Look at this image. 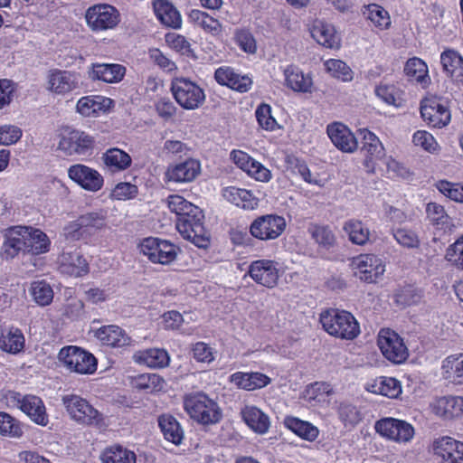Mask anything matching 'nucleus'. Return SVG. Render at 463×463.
<instances>
[{
  "mask_svg": "<svg viewBox=\"0 0 463 463\" xmlns=\"http://www.w3.org/2000/svg\"><path fill=\"white\" fill-rule=\"evenodd\" d=\"M320 323L329 335L340 339L353 340L360 334L355 317L345 310L329 309L321 313Z\"/></svg>",
  "mask_w": 463,
  "mask_h": 463,
  "instance_id": "f257e3e1",
  "label": "nucleus"
},
{
  "mask_svg": "<svg viewBox=\"0 0 463 463\" xmlns=\"http://www.w3.org/2000/svg\"><path fill=\"white\" fill-rule=\"evenodd\" d=\"M184 406L192 419L203 425L216 424L222 416L218 404L203 392L186 396Z\"/></svg>",
  "mask_w": 463,
  "mask_h": 463,
  "instance_id": "f03ea898",
  "label": "nucleus"
},
{
  "mask_svg": "<svg viewBox=\"0 0 463 463\" xmlns=\"http://www.w3.org/2000/svg\"><path fill=\"white\" fill-rule=\"evenodd\" d=\"M171 91L175 101L187 110L196 109L205 101L203 90L186 78H175L172 81Z\"/></svg>",
  "mask_w": 463,
  "mask_h": 463,
  "instance_id": "7ed1b4c3",
  "label": "nucleus"
},
{
  "mask_svg": "<svg viewBox=\"0 0 463 463\" xmlns=\"http://www.w3.org/2000/svg\"><path fill=\"white\" fill-rule=\"evenodd\" d=\"M204 216L201 209L199 213H186L184 217L176 218V229L182 237L199 248H206L209 236L203 226Z\"/></svg>",
  "mask_w": 463,
  "mask_h": 463,
  "instance_id": "20e7f679",
  "label": "nucleus"
},
{
  "mask_svg": "<svg viewBox=\"0 0 463 463\" xmlns=\"http://www.w3.org/2000/svg\"><path fill=\"white\" fill-rule=\"evenodd\" d=\"M70 417L82 425H99L102 415L90 402L76 394H67L61 399Z\"/></svg>",
  "mask_w": 463,
  "mask_h": 463,
  "instance_id": "39448f33",
  "label": "nucleus"
},
{
  "mask_svg": "<svg viewBox=\"0 0 463 463\" xmlns=\"http://www.w3.org/2000/svg\"><path fill=\"white\" fill-rule=\"evenodd\" d=\"M140 252L153 263L168 265L174 262L179 252V248L166 240L148 237L139 245Z\"/></svg>",
  "mask_w": 463,
  "mask_h": 463,
  "instance_id": "423d86ee",
  "label": "nucleus"
},
{
  "mask_svg": "<svg viewBox=\"0 0 463 463\" xmlns=\"http://www.w3.org/2000/svg\"><path fill=\"white\" fill-rule=\"evenodd\" d=\"M59 360L71 372L91 374L97 369V360L93 354L77 346H65L59 352Z\"/></svg>",
  "mask_w": 463,
  "mask_h": 463,
  "instance_id": "0eeeda50",
  "label": "nucleus"
},
{
  "mask_svg": "<svg viewBox=\"0 0 463 463\" xmlns=\"http://www.w3.org/2000/svg\"><path fill=\"white\" fill-rule=\"evenodd\" d=\"M429 452L439 463H463V441L450 436L433 438L429 445Z\"/></svg>",
  "mask_w": 463,
  "mask_h": 463,
  "instance_id": "6e6552de",
  "label": "nucleus"
},
{
  "mask_svg": "<svg viewBox=\"0 0 463 463\" xmlns=\"http://www.w3.org/2000/svg\"><path fill=\"white\" fill-rule=\"evenodd\" d=\"M378 347L383 355L393 364H402L409 356L402 338L390 328H382L378 333Z\"/></svg>",
  "mask_w": 463,
  "mask_h": 463,
  "instance_id": "1a4fd4ad",
  "label": "nucleus"
},
{
  "mask_svg": "<svg viewBox=\"0 0 463 463\" xmlns=\"http://www.w3.org/2000/svg\"><path fill=\"white\" fill-rule=\"evenodd\" d=\"M440 64L445 75L449 78L450 93L458 92L463 88V56L456 50L446 48L440 53Z\"/></svg>",
  "mask_w": 463,
  "mask_h": 463,
  "instance_id": "9d476101",
  "label": "nucleus"
},
{
  "mask_svg": "<svg viewBox=\"0 0 463 463\" xmlns=\"http://www.w3.org/2000/svg\"><path fill=\"white\" fill-rule=\"evenodd\" d=\"M287 226L284 217L267 214L256 218L250 226V234L259 240L269 241L279 237Z\"/></svg>",
  "mask_w": 463,
  "mask_h": 463,
  "instance_id": "9b49d317",
  "label": "nucleus"
},
{
  "mask_svg": "<svg viewBox=\"0 0 463 463\" xmlns=\"http://www.w3.org/2000/svg\"><path fill=\"white\" fill-rule=\"evenodd\" d=\"M378 433L398 443H408L415 435L414 427L402 420L383 418L378 420Z\"/></svg>",
  "mask_w": 463,
  "mask_h": 463,
  "instance_id": "f8f14e48",
  "label": "nucleus"
},
{
  "mask_svg": "<svg viewBox=\"0 0 463 463\" xmlns=\"http://www.w3.org/2000/svg\"><path fill=\"white\" fill-rule=\"evenodd\" d=\"M85 18L93 31L112 29L119 23L118 10L109 5H97L90 7Z\"/></svg>",
  "mask_w": 463,
  "mask_h": 463,
  "instance_id": "ddd939ff",
  "label": "nucleus"
},
{
  "mask_svg": "<svg viewBox=\"0 0 463 463\" xmlns=\"http://www.w3.org/2000/svg\"><path fill=\"white\" fill-rule=\"evenodd\" d=\"M420 115L430 127L438 128L447 126L451 118L448 107L436 97L426 98L421 101Z\"/></svg>",
  "mask_w": 463,
  "mask_h": 463,
  "instance_id": "4468645a",
  "label": "nucleus"
},
{
  "mask_svg": "<svg viewBox=\"0 0 463 463\" xmlns=\"http://www.w3.org/2000/svg\"><path fill=\"white\" fill-rule=\"evenodd\" d=\"M25 225H15L5 229L2 232L4 239V256L6 259H13L20 252L27 253Z\"/></svg>",
  "mask_w": 463,
  "mask_h": 463,
  "instance_id": "2eb2a0df",
  "label": "nucleus"
},
{
  "mask_svg": "<svg viewBox=\"0 0 463 463\" xmlns=\"http://www.w3.org/2000/svg\"><path fill=\"white\" fill-rule=\"evenodd\" d=\"M93 138L80 130H71L63 135L58 147L67 155H89L93 147Z\"/></svg>",
  "mask_w": 463,
  "mask_h": 463,
  "instance_id": "dca6fc26",
  "label": "nucleus"
},
{
  "mask_svg": "<svg viewBox=\"0 0 463 463\" xmlns=\"http://www.w3.org/2000/svg\"><path fill=\"white\" fill-rule=\"evenodd\" d=\"M431 413L437 417L450 420L463 415V396H440L432 399L429 404Z\"/></svg>",
  "mask_w": 463,
  "mask_h": 463,
  "instance_id": "f3484780",
  "label": "nucleus"
},
{
  "mask_svg": "<svg viewBox=\"0 0 463 463\" xmlns=\"http://www.w3.org/2000/svg\"><path fill=\"white\" fill-rule=\"evenodd\" d=\"M230 157L239 168L255 180L268 182L271 178L270 171L247 153L241 150H232Z\"/></svg>",
  "mask_w": 463,
  "mask_h": 463,
  "instance_id": "a211bd4d",
  "label": "nucleus"
},
{
  "mask_svg": "<svg viewBox=\"0 0 463 463\" xmlns=\"http://www.w3.org/2000/svg\"><path fill=\"white\" fill-rule=\"evenodd\" d=\"M278 264L270 260H258L249 268L250 278L258 284L267 288H273L279 280Z\"/></svg>",
  "mask_w": 463,
  "mask_h": 463,
  "instance_id": "6ab92c4d",
  "label": "nucleus"
},
{
  "mask_svg": "<svg viewBox=\"0 0 463 463\" xmlns=\"http://www.w3.org/2000/svg\"><path fill=\"white\" fill-rule=\"evenodd\" d=\"M69 177L80 185L83 189L97 192L103 186V177L95 169L87 165L77 164L68 170Z\"/></svg>",
  "mask_w": 463,
  "mask_h": 463,
  "instance_id": "aec40b11",
  "label": "nucleus"
},
{
  "mask_svg": "<svg viewBox=\"0 0 463 463\" xmlns=\"http://www.w3.org/2000/svg\"><path fill=\"white\" fill-rule=\"evenodd\" d=\"M59 270L71 277L86 275L90 269L89 263L78 250H64L58 258Z\"/></svg>",
  "mask_w": 463,
  "mask_h": 463,
  "instance_id": "412c9836",
  "label": "nucleus"
},
{
  "mask_svg": "<svg viewBox=\"0 0 463 463\" xmlns=\"http://www.w3.org/2000/svg\"><path fill=\"white\" fill-rule=\"evenodd\" d=\"M94 335L103 345L113 348L129 346L133 342L126 331L116 325L103 326L94 332Z\"/></svg>",
  "mask_w": 463,
  "mask_h": 463,
  "instance_id": "4be33fe9",
  "label": "nucleus"
},
{
  "mask_svg": "<svg viewBox=\"0 0 463 463\" xmlns=\"http://www.w3.org/2000/svg\"><path fill=\"white\" fill-rule=\"evenodd\" d=\"M199 161L189 158L184 162L168 167L165 175L168 181L175 183H188L195 179L200 174Z\"/></svg>",
  "mask_w": 463,
  "mask_h": 463,
  "instance_id": "5701e85b",
  "label": "nucleus"
},
{
  "mask_svg": "<svg viewBox=\"0 0 463 463\" xmlns=\"http://www.w3.org/2000/svg\"><path fill=\"white\" fill-rule=\"evenodd\" d=\"M327 135L333 144L341 151L352 153L357 147L354 134L343 124L333 123L327 126Z\"/></svg>",
  "mask_w": 463,
  "mask_h": 463,
  "instance_id": "b1692460",
  "label": "nucleus"
},
{
  "mask_svg": "<svg viewBox=\"0 0 463 463\" xmlns=\"http://www.w3.org/2000/svg\"><path fill=\"white\" fill-rule=\"evenodd\" d=\"M19 408L36 424L46 426L49 420L46 409L41 398L34 395H25L18 400Z\"/></svg>",
  "mask_w": 463,
  "mask_h": 463,
  "instance_id": "393cba45",
  "label": "nucleus"
},
{
  "mask_svg": "<svg viewBox=\"0 0 463 463\" xmlns=\"http://www.w3.org/2000/svg\"><path fill=\"white\" fill-rule=\"evenodd\" d=\"M351 267L354 277L366 283H373L376 279V257L373 254H361L352 260Z\"/></svg>",
  "mask_w": 463,
  "mask_h": 463,
  "instance_id": "a878e982",
  "label": "nucleus"
},
{
  "mask_svg": "<svg viewBox=\"0 0 463 463\" xmlns=\"http://www.w3.org/2000/svg\"><path fill=\"white\" fill-rule=\"evenodd\" d=\"M442 378L453 385H463V353L447 356L441 362Z\"/></svg>",
  "mask_w": 463,
  "mask_h": 463,
  "instance_id": "bb28decb",
  "label": "nucleus"
},
{
  "mask_svg": "<svg viewBox=\"0 0 463 463\" xmlns=\"http://www.w3.org/2000/svg\"><path fill=\"white\" fill-rule=\"evenodd\" d=\"M48 84L50 90L57 94H64L78 87V78L71 71L53 70L49 73Z\"/></svg>",
  "mask_w": 463,
  "mask_h": 463,
  "instance_id": "cd10ccee",
  "label": "nucleus"
},
{
  "mask_svg": "<svg viewBox=\"0 0 463 463\" xmlns=\"http://www.w3.org/2000/svg\"><path fill=\"white\" fill-rule=\"evenodd\" d=\"M310 33L317 43L326 48L337 49L340 47V37L332 24L323 21H316Z\"/></svg>",
  "mask_w": 463,
  "mask_h": 463,
  "instance_id": "c85d7f7f",
  "label": "nucleus"
},
{
  "mask_svg": "<svg viewBox=\"0 0 463 463\" xmlns=\"http://www.w3.org/2000/svg\"><path fill=\"white\" fill-rule=\"evenodd\" d=\"M214 78L218 83L226 85L240 92L247 91L251 85V80L248 76L237 74L230 67H221L217 69L214 73Z\"/></svg>",
  "mask_w": 463,
  "mask_h": 463,
  "instance_id": "c756f323",
  "label": "nucleus"
},
{
  "mask_svg": "<svg viewBox=\"0 0 463 463\" xmlns=\"http://www.w3.org/2000/svg\"><path fill=\"white\" fill-rule=\"evenodd\" d=\"M286 86L296 92L307 93L312 91L313 80L309 74L295 65H289L284 70Z\"/></svg>",
  "mask_w": 463,
  "mask_h": 463,
  "instance_id": "7c9ffc66",
  "label": "nucleus"
},
{
  "mask_svg": "<svg viewBox=\"0 0 463 463\" xmlns=\"http://www.w3.org/2000/svg\"><path fill=\"white\" fill-rule=\"evenodd\" d=\"M404 73L410 81L420 85L423 89L430 84L429 67L420 58H410L405 63Z\"/></svg>",
  "mask_w": 463,
  "mask_h": 463,
  "instance_id": "2f4dec72",
  "label": "nucleus"
},
{
  "mask_svg": "<svg viewBox=\"0 0 463 463\" xmlns=\"http://www.w3.org/2000/svg\"><path fill=\"white\" fill-rule=\"evenodd\" d=\"M133 360L151 368H164L168 365L170 358L165 350L150 348L136 352L133 354Z\"/></svg>",
  "mask_w": 463,
  "mask_h": 463,
  "instance_id": "473e14b6",
  "label": "nucleus"
},
{
  "mask_svg": "<svg viewBox=\"0 0 463 463\" xmlns=\"http://www.w3.org/2000/svg\"><path fill=\"white\" fill-rule=\"evenodd\" d=\"M154 12L158 20L172 28H180L182 18L176 8L167 0H154Z\"/></svg>",
  "mask_w": 463,
  "mask_h": 463,
  "instance_id": "72a5a7b5",
  "label": "nucleus"
},
{
  "mask_svg": "<svg viewBox=\"0 0 463 463\" xmlns=\"http://www.w3.org/2000/svg\"><path fill=\"white\" fill-rule=\"evenodd\" d=\"M27 254L40 255L50 250L51 241L41 229L25 226Z\"/></svg>",
  "mask_w": 463,
  "mask_h": 463,
  "instance_id": "f704fd0d",
  "label": "nucleus"
},
{
  "mask_svg": "<svg viewBox=\"0 0 463 463\" xmlns=\"http://www.w3.org/2000/svg\"><path fill=\"white\" fill-rule=\"evenodd\" d=\"M241 416L245 423L259 434H264L269 429V416L255 406H245L241 410Z\"/></svg>",
  "mask_w": 463,
  "mask_h": 463,
  "instance_id": "c9c22d12",
  "label": "nucleus"
},
{
  "mask_svg": "<svg viewBox=\"0 0 463 463\" xmlns=\"http://www.w3.org/2000/svg\"><path fill=\"white\" fill-rule=\"evenodd\" d=\"M222 196L230 203L243 209H254L258 206V199L253 194L246 189L234 186L226 187L222 190Z\"/></svg>",
  "mask_w": 463,
  "mask_h": 463,
  "instance_id": "e433bc0d",
  "label": "nucleus"
},
{
  "mask_svg": "<svg viewBox=\"0 0 463 463\" xmlns=\"http://www.w3.org/2000/svg\"><path fill=\"white\" fill-rule=\"evenodd\" d=\"M231 382L238 387L253 391L267 386L270 379L261 373H235L231 376Z\"/></svg>",
  "mask_w": 463,
  "mask_h": 463,
  "instance_id": "4c0bfd02",
  "label": "nucleus"
},
{
  "mask_svg": "<svg viewBox=\"0 0 463 463\" xmlns=\"http://www.w3.org/2000/svg\"><path fill=\"white\" fill-rule=\"evenodd\" d=\"M126 73V68L120 64H93L91 78L109 83L120 81Z\"/></svg>",
  "mask_w": 463,
  "mask_h": 463,
  "instance_id": "58836bf2",
  "label": "nucleus"
},
{
  "mask_svg": "<svg viewBox=\"0 0 463 463\" xmlns=\"http://www.w3.org/2000/svg\"><path fill=\"white\" fill-rule=\"evenodd\" d=\"M113 105L111 99L103 96L83 97L77 103V110L83 116L89 117L100 110H107Z\"/></svg>",
  "mask_w": 463,
  "mask_h": 463,
  "instance_id": "ea45409f",
  "label": "nucleus"
},
{
  "mask_svg": "<svg viewBox=\"0 0 463 463\" xmlns=\"http://www.w3.org/2000/svg\"><path fill=\"white\" fill-rule=\"evenodd\" d=\"M360 135L363 136V146L361 153L364 156V165L367 172L374 173L376 167V145L375 135L366 128L360 129Z\"/></svg>",
  "mask_w": 463,
  "mask_h": 463,
  "instance_id": "a19ab883",
  "label": "nucleus"
},
{
  "mask_svg": "<svg viewBox=\"0 0 463 463\" xmlns=\"http://www.w3.org/2000/svg\"><path fill=\"white\" fill-rule=\"evenodd\" d=\"M158 424L166 440L179 445L184 439V431L179 422L171 415H162Z\"/></svg>",
  "mask_w": 463,
  "mask_h": 463,
  "instance_id": "79ce46f5",
  "label": "nucleus"
},
{
  "mask_svg": "<svg viewBox=\"0 0 463 463\" xmlns=\"http://www.w3.org/2000/svg\"><path fill=\"white\" fill-rule=\"evenodd\" d=\"M284 424L295 434L308 441L315 440L319 433L316 426L296 417H287L284 420Z\"/></svg>",
  "mask_w": 463,
  "mask_h": 463,
  "instance_id": "37998d69",
  "label": "nucleus"
},
{
  "mask_svg": "<svg viewBox=\"0 0 463 463\" xmlns=\"http://www.w3.org/2000/svg\"><path fill=\"white\" fill-rule=\"evenodd\" d=\"M24 347V336L18 328H10L0 335V348L10 354H18Z\"/></svg>",
  "mask_w": 463,
  "mask_h": 463,
  "instance_id": "c03bdc74",
  "label": "nucleus"
},
{
  "mask_svg": "<svg viewBox=\"0 0 463 463\" xmlns=\"http://www.w3.org/2000/svg\"><path fill=\"white\" fill-rule=\"evenodd\" d=\"M102 463H136V454L122 446L107 448L100 455Z\"/></svg>",
  "mask_w": 463,
  "mask_h": 463,
  "instance_id": "a18cd8bd",
  "label": "nucleus"
},
{
  "mask_svg": "<svg viewBox=\"0 0 463 463\" xmlns=\"http://www.w3.org/2000/svg\"><path fill=\"white\" fill-rule=\"evenodd\" d=\"M103 161L112 172L122 171L131 164L130 156L118 148H110L103 155Z\"/></svg>",
  "mask_w": 463,
  "mask_h": 463,
  "instance_id": "49530a36",
  "label": "nucleus"
},
{
  "mask_svg": "<svg viewBox=\"0 0 463 463\" xmlns=\"http://www.w3.org/2000/svg\"><path fill=\"white\" fill-rule=\"evenodd\" d=\"M307 232L324 249H330L335 243V236L329 226L310 223Z\"/></svg>",
  "mask_w": 463,
  "mask_h": 463,
  "instance_id": "de8ad7c7",
  "label": "nucleus"
},
{
  "mask_svg": "<svg viewBox=\"0 0 463 463\" xmlns=\"http://www.w3.org/2000/svg\"><path fill=\"white\" fill-rule=\"evenodd\" d=\"M411 142L414 146L430 154H437L440 149L436 138L427 130L415 131L412 134Z\"/></svg>",
  "mask_w": 463,
  "mask_h": 463,
  "instance_id": "09e8293b",
  "label": "nucleus"
},
{
  "mask_svg": "<svg viewBox=\"0 0 463 463\" xmlns=\"http://www.w3.org/2000/svg\"><path fill=\"white\" fill-rule=\"evenodd\" d=\"M382 171L385 172L390 178H402L404 180H411L412 173L404 165L394 160L391 156H386L382 159Z\"/></svg>",
  "mask_w": 463,
  "mask_h": 463,
  "instance_id": "8fccbe9b",
  "label": "nucleus"
},
{
  "mask_svg": "<svg viewBox=\"0 0 463 463\" xmlns=\"http://www.w3.org/2000/svg\"><path fill=\"white\" fill-rule=\"evenodd\" d=\"M30 292L35 303L42 307L50 305L53 299L52 288L44 280L33 282Z\"/></svg>",
  "mask_w": 463,
  "mask_h": 463,
  "instance_id": "3c124183",
  "label": "nucleus"
},
{
  "mask_svg": "<svg viewBox=\"0 0 463 463\" xmlns=\"http://www.w3.org/2000/svg\"><path fill=\"white\" fill-rule=\"evenodd\" d=\"M191 21L201 26L204 31L212 34H218L222 32V24L218 20L213 18L206 13L200 10H192L189 14Z\"/></svg>",
  "mask_w": 463,
  "mask_h": 463,
  "instance_id": "603ef678",
  "label": "nucleus"
},
{
  "mask_svg": "<svg viewBox=\"0 0 463 463\" xmlns=\"http://www.w3.org/2000/svg\"><path fill=\"white\" fill-rule=\"evenodd\" d=\"M344 230L348 234L349 240L354 244H364L369 239L368 229L364 227L359 221L350 220L346 222Z\"/></svg>",
  "mask_w": 463,
  "mask_h": 463,
  "instance_id": "864d4df0",
  "label": "nucleus"
},
{
  "mask_svg": "<svg viewBox=\"0 0 463 463\" xmlns=\"http://www.w3.org/2000/svg\"><path fill=\"white\" fill-rule=\"evenodd\" d=\"M106 213L103 211L90 212L80 215L75 223L78 229L94 228L101 229L105 226Z\"/></svg>",
  "mask_w": 463,
  "mask_h": 463,
  "instance_id": "5fc2aeb1",
  "label": "nucleus"
},
{
  "mask_svg": "<svg viewBox=\"0 0 463 463\" xmlns=\"http://www.w3.org/2000/svg\"><path fill=\"white\" fill-rule=\"evenodd\" d=\"M326 71L335 78L343 81H351L353 80V71L350 67L340 60L330 59L325 62Z\"/></svg>",
  "mask_w": 463,
  "mask_h": 463,
  "instance_id": "6e6d98bb",
  "label": "nucleus"
},
{
  "mask_svg": "<svg viewBox=\"0 0 463 463\" xmlns=\"http://www.w3.org/2000/svg\"><path fill=\"white\" fill-rule=\"evenodd\" d=\"M421 291L413 286L403 287L394 294V301L400 306L416 304L421 299Z\"/></svg>",
  "mask_w": 463,
  "mask_h": 463,
  "instance_id": "4d7b16f0",
  "label": "nucleus"
},
{
  "mask_svg": "<svg viewBox=\"0 0 463 463\" xmlns=\"http://www.w3.org/2000/svg\"><path fill=\"white\" fill-rule=\"evenodd\" d=\"M445 259L453 267L463 269V236L447 248Z\"/></svg>",
  "mask_w": 463,
  "mask_h": 463,
  "instance_id": "13d9d810",
  "label": "nucleus"
},
{
  "mask_svg": "<svg viewBox=\"0 0 463 463\" xmlns=\"http://www.w3.org/2000/svg\"><path fill=\"white\" fill-rule=\"evenodd\" d=\"M436 188L444 196L457 203H463V185L440 180L436 184Z\"/></svg>",
  "mask_w": 463,
  "mask_h": 463,
  "instance_id": "bf43d9fd",
  "label": "nucleus"
},
{
  "mask_svg": "<svg viewBox=\"0 0 463 463\" xmlns=\"http://www.w3.org/2000/svg\"><path fill=\"white\" fill-rule=\"evenodd\" d=\"M378 97L387 105L400 108L402 105V91L392 85L385 87H378Z\"/></svg>",
  "mask_w": 463,
  "mask_h": 463,
  "instance_id": "052dcab7",
  "label": "nucleus"
},
{
  "mask_svg": "<svg viewBox=\"0 0 463 463\" xmlns=\"http://www.w3.org/2000/svg\"><path fill=\"white\" fill-rule=\"evenodd\" d=\"M0 434L18 438L22 436L23 430L14 417L0 411Z\"/></svg>",
  "mask_w": 463,
  "mask_h": 463,
  "instance_id": "680f3d73",
  "label": "nucleus"
},
{
  "mask_svg": "<svg viewBox=\"0 0 463 463\" xmlns=\"http://www.w3.org/2000/svg\"><path fill=\"white\" fill-rule=\"evenodd\" d=\"M256 118L259 125L266 130H274L277 121L271 115V107L268 104H261L256 109Z\"/></svg>",
  "mask_w": 463,
  "mask_h": 463,
  "instance_id": "e2e57ef3",
  "label": "nucleus"
},
{
  "mask_svg": "<svg viewBox=\"0 0 463 463\" xmlns=\"http://www.w3.org/2000/svg\"><path fill=\"white\" fill-rule=\"evenodd\" d=\"M378 393L388 398H397L402 393L401 383L393 377H381Z\"/></svg>",
  "mask_w": 463,
  "mask_h": 463,
  "instance_id": "0e129e2a",
  "label": "nucleus"
},
{
  "mask_svg": "<svg viewBox=\"0 0 463 463\" xmlns=\"http://www.w3.org/2000/svg\"><path fill=\"white\" fill-rule=\"evenodd\" d=\"M426 213L430 221L437 226H443L448 222L449 216L440 204L436 203H428Z\"/></svg>",
  "mask_w": 463,
  "mask_h": 463,
  "instance_id": "69168bd1",
  "label": "nucleus"
},
{
  "mask_svg": "<svg viewBox=\"0 0 463 463\" xmlns=\"http://www.w3.org/2000/svg\"><path fill=\"white\" fill-rule=\"evenodd\" d=\"M22 137V130L13 125L0 126V145L9 146L16 143Z\"/></svg>",
  "mask_w": 463,
  "mask_h": 463,
  "instance_id": "338daca9",
  "label": "nucleus"
},
{
  "mask_svg": "<svg viewBox=\"0 0 463 463\" xmlns=\"http://www.w3.org/2000/svg\"><path fill=\"white\" fill-rule=\"evenodd\" d=\"M235 40L238 45L246 52L254 53L257 50L256 41L250 32L245 29L235 33Z\"/></svg>",
  "mask_w": 463,
  "mask_h": 463,
  "instance_id": "774afa93",
  "label": "nucleus"
}]
</instances>
